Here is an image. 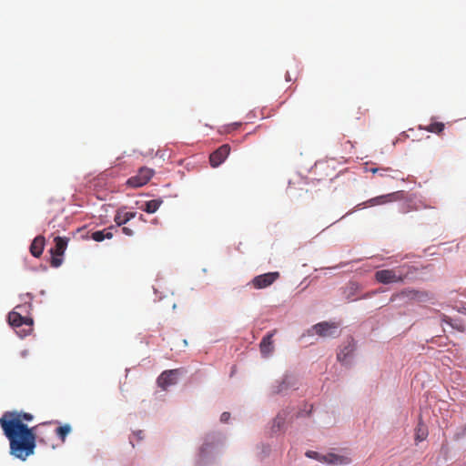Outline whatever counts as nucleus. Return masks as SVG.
Masks as SVG:
<instances>
[{
  "label": "nucleus",
  "instance_id": "obj_18",
  "mask_svg": "<svg viewBox=\"0 0 466 466\" xmlns=\"http://www.w3.org/2000/svg\"><path fill=\"white\" fill-rule=\"evenodd\" d=\"M71 426L69 424H65L63 426H59L56 429V433L58 438L64 442L66 437L68 433L71 432Z\"/></svg>",
  "mask_w": 466,
  "mask_h": 466
},
{
  "label": "nucleus",
  "instance_id": "obj_1",
  "mask_svg": "<svg viewBox=\"0 0 466 466\" xmlns=\"http://www.w3.org/2000/svg\"><path fill=\"white\" fill-rule=\"evenodd\" d=\"M412 267L403 264L393 268L380 269L375 272V280L381 284L403 282L412 273Z\"/></svg>",
  "mask_w": 466,
  "mask_h": 466
},
{
  "label": "nucleus",
  "instance_id": "obj_26",
  "mask_svg": "<svg viewBox=\"0 0 466 466\" xmlns=\"http://www.w3.org/2000/svg\"><path fill=\"white\" fill-rule=\"evenodd\" d=\"M126 216L127 217L128 220H131L132 218H134L136 217V213L135 212H126Z\"/></svg>",
  "mask_w": 466,
  "mask_h": 466
},
{
  "label": "nucleus",
  "instance_id": "obj_30",
  "mask_svg": "<svg viewBox=\"0 0 466 466\" xmlns=\"http://www.w3.org/2000/svg\"><path fill=\"white\" fill-rule=\"evenodd\" d=\"M286 80L287 81H290L291 80L289 73L286 74Z\"/></svg>",
  "mask_w": 466,
  "mask_h": 466
},
{
  "label": "nucleus",
  "instance_id": "obj_23",
  "mask_svg": "<svg viewBox=\"0 0 466 466\" xmlns=\"http://www.w3.org/2000/svg\"><path fill=\"white\" fill-rule=\"evenodd\" d=\"M230 419V413L229 412H223L220 416V420L222 422H228Z\"/></svg>",
  "mask_w": 466,
  "mask_h": 466
},
{
  "label": "nucleus",
  "instance_id": "obj_11",
  "mask_svg": "<svg viewBox=\"0 0 466 466\" xmlns=\"http://www.w3.org/2000/svg\"><path fill=\"white\" fill-rule=\"evenodd\" d=\"M55 241V250L51 249L53 255L62 256L67 247L68 238L56 237L54 239Z\"/></svg>",
  "mask_w": 466,
  "mask_h": 466
},
{
  "label": "nucleus",
  "instance_id": "obj_5",
  "mask_svg": "<svg viewBox=\"0 0 466 466\" xmlns=\"http://www.w3.org/2000/svg\"><path fill=\"white\" fill-rule=\"evenodd\" d=\"M230 152V147L228 144L220 146L216 151H214L209 157L210 165L213 167H217L221 165Z\"/></svg>",
  "mask_w": 466,
  "mask_h": 466
},
{
  "label": "nucleus",
  "instance_id": "obj_22",
  "mask_svg": "<svg viewBox=\"0 0 466 466\" xmlns=\"http://www.w3.org/2000/svg\"><path fill=\"white\" fill-rule=\"evenodd\" d=\"M62 263V259L61 258H56V257H53L52 259H51V265L55 268H57L61 265Z\"/></svg>",
  "mask_w": 466,
  "mask_h": 466
},
{
  "label": "nucleus",
  "instance_id": "obj_2",
  "mask_svg": "<svg viewBox=\"0 0 466 466\" xmlns=\"http://www.w3.org/2000/svg\"><path fill=\"white\" fill-rule=\"evenodd\" d=\"M155 172L153 169L148 168L147 167H142L138 169L137 173L135 176L130 177L126 185L128 187L137 188L145 186L148 183V181L152 178Z\"/></svg>",
  "mask_w": 466,
  "mask_h": 466
},
{
  "label": "nucleus",
  "instance_id": "obj_24",
  "mask_svg": "<svg viewBox=\"0 0 466 466\" xmlns=\"http://www.w3.org/2000/svg\"><path fill=\"white\" fill-rule=\"evenodd\" d=\"M122 232L127 236H133V234H134V231L127 227H123Z\"/></svg>",
  "mask_w": 466,
  "mask_h": 466
},
{
  "label": "nucleus",
  "instance_id": "obj_6",
  "mask_svg": "<svg viewBox=\"0 0 466 466\" xmlns=\"http://www.w3.org/2000/svg\"><path fill=\"white\" fill-rule=\"evenodd\" d=\"M312 329L320 337H332L335 336L338 325L333 322H319L312 327Z\"/></svg>",
  "mask_w": 466,
  "mask_h": 466
},
{
  "label": "nucleus",
  "instance_id": "obj_10",
  "mask_svg": "<svg viewBox=\"0 0 466 466\" xmlns=\"http://www.w3.org/2000/svg\"><path fill=\"white\" fill-rule=\"evenodd\" d=\"M45 247V238L38 236L31 242V255L39 257Z\"/></svg>",
  "mask_w": 466,
  "mask_h": 466
},
{
  "label": "nucleus",
  "instance_id": "obj_27",
  "mask_svg": "<svg viewBox=\"0 0 466 466\" xmlns=\"http://www.w3.org/2000/svg\"><path fill=\"white\" fill-rule=\"evenodd\" d=\"M306 455L309 458H316L317 457V452L309 451H307Z\"/></svg>",
  "mask_w": 466,
  "mask_h": 466
},
{
  "label": "nucleus",
  "instance_id": "obj_28",
  "mask_svg": "<svg viewBox=\"0 0 466 466\" xmlns=\"http://www.w3.org/2000/svg\"><path fill=\"white\" fill-rule=\"evenodd\" d=\"M389 170H390V168H383V169H381V171H389ZM379 171H380V168H372V169H371V172H372V173H377V172H379Z\"/></svg>",
  "mask_w": 466,
  "mask_h": 466
},
{
  "label": "nucleus",
  "instance_id": "obj_21",
  "mask_svg": "<svg viewBox=\"0 0 466 466\" xmlns=\"http://www.w3.org/2000/svg\"><path fill=\"white\" fill-rule=\"evenodd\" d=\"M36 431L37 429L36 428H31V432H30V435H31V454L34 452V448H35V441L36 439Z\"/></svg>",
  "mask_w": 466,
  "mask_h": 466
},
{
  "label": "nucleus",
  "instance_id": "obj_16",
  "mask_svg": "<svg viewBox=\"0 0 466 466\" xmlns=\"http://www.w3.org/2000/svg\"><path fill=\"white\" fill-rule=\"evenodd\" d=\"M218 441V438L214 434H208L206 437V440L204 443L202 444L200 448V453L205 454L207 453L213 445Z\"/></svg>",
  "mask_w": 466,
  "mask_h": 466
},
{
  "label": "nucleus",
  "instance_id": "obj_29",
  "mask_svg": "<svg viewBox=\"0 0 466 466\" xmlns=\"http://www.w3.org/2000/svg\"><path fill=\"white\" fill-rule=\"evenodd\" d=\"M136 435L137 436V438L139 440H142L143 439V431H139L136 433Z\"/></svg>",
  "mask_w": 466,
  "mask_h": 466
},
{
  "label": "nucleus",
  "instance_id": "obj_7",
  "mask_svg": "<svg viewBox=\"0 0 466 466\" xmlns=\"http://www.w3.org/2000/svg\"><path fill=\"white\" fill-rule=\"evenodd\" d=\"M276 332V329L268 332L266 336L263 337L259 343L260 353L264 358H268L274 351V342L272 339Z\"/></svg>",
  "mask_w": 466,
  "mask_h": 466
},
{
  "label": "nucleus",
  "instance_id": "obj_19",
  "mask_svg": "<svg viewBox=\"0 0 466 466\" xmlns=\"http://www.w3.org/2000/svg\"><path fill=\"white\" fill-rule=\"evenodd\" d=\"M114 221L116 222L117 227H120V226L127 223L129 220L127 219V217L126 216V212H123L122 209H118L114 218Z\"/></svg>",
  "mask_w": 466,
  "mask_h": 466
},
{
  "label": "nucleus",
  "instance_id": "obj_12",
  "mask_svg": "<svg viewBox=\"0 0 466 466\" xmlns=\"http://www.w3.org/2000/svg\"><path fill=\"white\" fill-rule=\"evenodd\" d=\"M113 228L114 227L112 226L103 230L95 231L92 233L91 238L96 242H101L106 238L110 239L113 237V233L111 231Z\"/></svg>",
  "mask_w": 466,
  "mask_h": 466
},
{
  "label": "nucleus",
  "instance_id": "obj_14",
  "mask_svg": "<svg viewBox=\"0 0 466 466\" xmlns=\"http://www.w3.org/2000/svg\"><path fill=\"white\" fill-rule=\"evenodd\" d=\"M162 203H163L162 199H152V200L147 201L141 208L143 211H145L148 214H153L159 208V207L162 205Z\"/></svg>",
  "mask_w": 466,
  "mask_h": 466
},
{
  "label": "nucleus",
  "instance_id": "obj_9",
  "mask_svg": "<svg viewBox=\"0 0 466 466\" xmlns=\"http://www.w3.org/2000/svg\"><path fill=\"white\" fill-rule=\"evenodd\" d=\"M289 415V411L288 410H283L279 411L273 420L272 430L274 431H282L286 424Z\"/></svg>",
  "mask_w": 466,
  "mask_h": 466
},
{
  "label": "nucleus",
  "instance_id": "obj_8",
  "mask_svg": "<svg viewBox=\"0 0 466 466\" xmlns=\"http://www.w3.org/2000/svg\"><path fill=\"white\" fill-rule=\"evenodd\" d=\"M400 197V192H393L386 195L378 196L375 198H372L365 202V204H368L369 206H379V205H384L389 202L397 201Z\"/></svg>",
  "mask_w": 466,
  "mask_h": 466
},
{
  "label": "nucleus",
  "instance_id": "obj_13",
  "mask_svg": "<svg viewBox=\"0 0 466 466\" xmlns=\"http://www.w3.org/2000/svg\"><path fill=\"white\" fill-rule=\"evenodd\" d=\"M354 351V345L351 343H349L348 345L344 346L343 349L339 350L337 354V359L339 361L345 363L348 360V358L352 354Z\"/></svg>",
  "mask_w": 466,
  "mask_h": 466
},
{
  "label": "nucleus",
  "instance_id": "obj_25",
  "mask_svg": "<svg viewBox=\"0 0 466 466\" xmlns=\"http://www.w3.org/2000/svg\"><path fill=\"white\" fill-rule=\"evenodd\" d=\"M441 320H442L443 322H445V323H447V324H449V325H451V326L454 327V326H453V324L451 323V319H450L449 317H447V316L443 315V316H442V318H441Z\"/></svg>",
  "mask_w": 466,
  "mask_h": 466
},
{
  "label": "nucleus",
  "instance_id": "obj_20",
  "mask_svg": "<svg viewBox=\"0 0 466 466\" xmlns=\"http://www.w3.org/2000/svg\"><path fill=\"white\" fill-rule=\"evenodd\" d=\"M327 458H329L327 461L330 463L341 464L346 462L345 458L335 454H329Z\"/></svg>",
  "mask_w": 466,
  "mask_h": 466
},
{
  "label": "nucleus",
  "instance_id": "obj_3",
  "mask_svg": "<svg viewBox=\"0 0 466 466\" xmlns=\"http://www.w3.org/2000/svg\"><path fill=\"white\" fill-rule=\"evenodd\" d=\"M280 277L278 271L258 275L251 280L252 286L257 289H266L272 285Z\"/></svg>",
  "mask_w": 466,
  "mask_h": 466
},
{
  "label": "nucleus",
  "instance_id": "obj_4",
  "mask_svg": "<svg viewBox=\"0 0 466 466\" xmlns=\"http://www.w3.org/2000/svg\"><path fill=\"white\" fill-rule=\"evenodd\" d=\"M179 369L163 371L157 380V386L165 390L169 386L175 385L177 381V376L179 375Z\"/></svg>",
  "mask_w": 466,
  "mask_h": 466
},
{
  "label": "nucleus",
  "instance_id": "obj_15",
  "mask_svg": "<svg viewBox=\"0 0 466 466\" xmlns=\"http://www.w3.org/2000/svg\"><path fill=\"white\" fill-rule=\"evenodd\" d=\"M415 431V441L417 442L424 441L428 436V428L421 420L419 421Z\"/></svg>",
  "mask_w": 466,
  "mask_h": 466
},
{
  "label": "nucleus",
  "instance_id": "obj_17",
  "mask_svg": "<svg viewBox=\"0 0 466 466\" xmlns=\"http://www.w3.org/2000/svg\"><path fill=\"white\" fill-rule=\"evenodd\" d=\"M419 128L431 133L440 134L444 129V124L441 122H433L426 127L420 126Z\"/></svg>",
  "mask_w": 466,
  "mask_h": 466
}]
</instances>
